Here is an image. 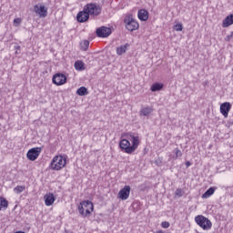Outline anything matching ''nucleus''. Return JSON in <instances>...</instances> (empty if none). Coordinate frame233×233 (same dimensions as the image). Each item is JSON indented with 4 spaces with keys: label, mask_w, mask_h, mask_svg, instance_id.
Wrapping results in <instances>:
<instances>
[{
    "label": "nucleus",
    "mask_w": 233,
    "mask_h": 233,
    "mask_svg": "<svg viewBox=\"0 0 233 233\" xmlns=\"http://www.w3.org/2000/svg\"><path fill=\"white\" fill-rule=\"evenodd\" d=\"M190 165H192V163H190V161H187V162H186V167H187V168H188V167H190Z\"/></svg>",
    "instance_id": "nucleus-32"
},
{
    "label": "nucleus",
    "mask_w": 233,
    "mask_h": 233,
    "mask_svg": "<svg viewBox=\"0 0 233 233\" xmlns=\"http://www.w3.org/2000/svg\"><path fill=\"white\" fill-rule=\"evenodd\" d=\"M3 208H8V200L0 197V210H3Z\"/></svg>",
    "instance_id": "nucleus-22"
},
{
    "label": "nucleus",
    "mask_w": 233,
    "mask_h": 233,
    "mask_svg": "<svg viewBox=\"0 0 233 233\" xmlns=\"http://www.w3.org/2000/svg\"><path fill=\"white\" fill-rule=\"evenodd\" d=\"M43 152V147H33L28 150L26 156L29 161H35L39 157V155Z\"/></svg>",
    "instance_id": "nucleus-7"
},
{
    "label": "nucleus",
    "mask_w": 233,
    "mask_h": 233,
    "mask_svg": "<svg viewBox=\"0 0 233 233\" xmlns=\"http://www.w3.org/2000/svg\"><path fill=\"white\" fill-rule=\"evenodd\" d=\"M44 199L46 207H52V205H54V202L56 201V197H54V194L48 193L45 195Z\"/></svg>",
    "instance_id": "nucleus-14"
},
{
    "label": "nucleus",
    "mask_w": 233,
    "mask_h": 233,
    "mask_svg": "<svg viewBox=\"0 0 233 233\" xmlns=\"http://www.w3.org/2000/svg\"><path fill=\"white\" fill-rule=\"evenodd\" d=\"M77 96H87L88 94V89L85 86H81L76 90Z\"/></svg>",
    "instance_id": "nucleus-23"
},
{
    "label": "nucleus",
    "mask_w": 233,
    "mask_h": 233,
    "mask_svg": "<svg viewBox=\"0 0 233 233\" xmlns=\"http://www.w3.org/2000/svg\"><path fill=\"white\" fill-rule=\"evenodd\" d=\"M154 112V108L151 106L142 107L140 110V116H145L146 117H148L151 113Z\"/></svg>",
    "instance_id": "nucleus-18"
},
{
    "label": "nucleus",
    "mask_w": 233,
    "mask_h": 233,
    "mask_svg": "<svg viewBox=\"0 0 233 233\" xmlns=\"http://www.w3.org/2000/svg\"><path fill=\"white\" fill-rule=\"evenodd\" d=\"M81 50L86 52L88 50V46H90V42L88 40H85L83 43L80 44Z\"/></svg>",
    "instance_id": "nucleus-24"
},
{
    "label": "nucleus",
    "mask_w": 233,
    "mask_h": 233,
    "mask_svg": "<svg viewBox=\"0 0 233 233\" xmlns=\"http://www.w3.org/2000/svg\"><path fill=\"white\" fill-rule=\"evenodd\" d=\"M78 212L83 218H88L94 212V203L90 200H84L78 206Z\"/></svg>",
    "instance_id": "nucleus-3"
},
{
    "label": "nucleus",
    "mask_w": 233,
    "mask_h": 233,
    "mask_svg": "<svg viewBox=\"0 0 233 233\" xmlns=\"http://www.w3.org/2000/svg\"><path fill=\"white\" fill-rule=\"evenodd\" d=\"M122 137L124 138L119 142L121 150H124L126 154H133V152H136L137 147H139V137L132 133H124Z\"/></svg>",
    "instance_id": "nucleus-1"
},
{
    "label": "nucleus",
    "mask_w": 233,
    "mask_h": 233,
    "mask_svg": "<svg viewBox=\"0 0 233 233\" xmlns=\"http://www.w3.org/2000/svg\"><path fill=\"white\" fill-rule=\"evenodd\" d=\"M130 186H125L119 192H118V198L119 199H122V201H127L128 198H130Z\"/></svg>",
    "instance_id": "nucleus-11"
},
{
    "label": "nucleus",
    "mask_w": 233,
    "mask_h": 233,
    "mask_svg": "<svg viewBox=\"0 0 233 233\" xmlns=\"http://www.w3.org/2000/svg\"><path fill=\"white\" fill-rule=\"evenodd\" d=\"M19 48H21V46H16V49L19 50Z\"/></svg>",
    "instance_id": "nucleus-33"
},
{
    "label": "nucleus",
    "mask_w": 233,
    "mask_h": 233,
    "mask_svg": "<svg viewBox=\"0 0 233 233\" xmlns=\"http://www.w3.org/2000/svg\"><path fill=\"white\" fill-rule=\"evenodd\" d=\"M232 108V105L230 102H224L220 105V114L224 116V117H228V112H230Z\"/></svg>",
    "instance_id": "nucleus-13"
},
{
    "label": "nucleus",
    "mask_w": 233,
    "mask_h": 233,
    "mask_svg": "<svg viewBox=\"0 0 233 233\" xmlns=\"http://www.w3.org/2000/svg\"><path fill=\"white\" fill-rule=\"evenodd\" d=\"M54 85H56L57 86H61V85H65L66 83V76L57 73L53 76L52 79Z\"/></svg>",
    "instance_id": "nucleus-9"
},
{
    "label": "nucleus",
    "mask_w": 233,
    "mask_h": 233,
    "mask_svg": "<svg viewBox=\"0 0 233 233\" xmlns=\"http://www.w3.org/2000/svg\"><path fill=\"white\" fill-rule=\"evenodd\" d=\"M163 89V84L155 83L151 86V92H159V90Z\"/></svg>",
    "instance_id": "nucleus-21"
},
{
    "label": "nucleus",
    "mask_w": 233,
    "mask_h": 233,
    "mask_svg": "<svg viewBox=\"0 0 233 233\" xmlns=\"http://www.w3.org/2000/svg\"><path fill=\"white\" fill-rule=\"evenodd\" d=\"M49 167L51 170H63L66 167V156L58 155L54 157Z\"/></svg>",
    "instance_id": "nucleus-2"
},
{
    "label": "nucleus",
    "mask_w": 233,
    "mask_h": 233,
    "mask_svg": "<svg viewBox=\"0 0 233 233\" xmlns=\"http://www.w3.org/2000/svg\"><path fill=\"white\" fill-rule=\"evenodd\" d=\"M175 196L177 198H183V196H185V191H183L181 188H177L175 192Z\"/></svg>",
    "instance_id": "nucleus-26"
},
{
    "label": "nucleus",
    "mask_w": 233,
    "mask_h": 233,
    "mask_svg": "<svg viewBox=\"0 0 233 233\" xmlns=\"http://www.w3.org/2000/svg\"><path fill=\"white\" fill-rule=\"evenodd\" d=\"M138 19L140 21H147L148 20V11L147 9H140L137 13Z\"/></svg>",
    "instance_id": "nucleus-15"
},
{
    "label": "nucleus",
    "mask_w": 233,
    "mask_h": 233,
    "mask_svg": "<svg viewBox=\"0 0 233 233\" xmlns=\"http://www.w3.org/2000/svg\"><path fill=\"white\" fill-rule=\"evenodd\" d=\"M85 12H87L89 17H97V15H101V5L96 3L86 4L85 6Z\"/></svg>",
    "instance_id": "nucleus-4"
},
{
    "label": "nucleus",
    "mask_w": 233,
    "mask_h": 233,
    "mask_svg": "<svg viewBox=\"0 0 233 233\" xmlns=\"http://www.w3.org/2000/svg\"><path fill=\"white\" fill-rule=\"evenodd\" d=\"M129 47H130V44H125L123 46L116 47L117 56H123V54H126L127 50H128Z\"/></svg>",
    "instance_id": "nucleus-16"
},
{
    "label": "nucleus",
    "mask_w": 233,
    "mask_h": 233,
    "mask_svg": "<svg viewBox=\"0 0 233 233\" xmlns=\"http://www.w3.org/2000/svg\"><path fill=\"white\" fill-rule=\"evenodd\" d=\"M21 25V19L20 18H15V20H14V25Z\"/></svg>",
    "instance_id": "nucleus-30"
},
{
    "label": "nucleus",
    "mask_w": 233,
    "mask_h": 233,
    "mask_svg": "<svg viewBox=\"0 0 233 233\" xmlns=\"http://www.w3.org/2000/svg\"><path fill=\"white\" fill-rule=\"evenodd\" d=\"M230 39H233V31L231 32V34L229 35H228L226 37V41H230Z\"/></svg>",
    "instance_id": "nucleus-31"
},
{
    "label": "nucleus",
    "mask_w": 233,
    "mask_h": 233,
    "mask_svg": "<svg viewBox=\"0 0 233 233\" xmlns=\"http://www.w3.org/2000/svg\"><path fill=\"white\" fill-rule=\"evenodd\" d=\"M25 188H26V187H25V186H16L14 188V192H15V194H21V192L25 190Z\"/></svg>",
    "instance_id": "nucleus-25"
},
{
    "label": "nucleus",
    "mask_w": 233,
    "mask_h": 233,
    "mask_svg": "<svg viewBox=\"0 0 233 233\" xmlns=\"http://www.w3.org/2000/svg\"><path fill=\"white\" fill-rule=\"evenodd\" d=\"M216 192V188L214 187H209L203 195H202V199H208L210 196L214 195Z\"/></svg>",
    "instance_id": "nucleus-20"
},
{
    "label": "nucleus",
    "mask_w": 233,
    "mask_h": 233,
    "mask_svg": "<svg viewBox=\"0 0 233 233\" xmlns=\"http://www.w3.org/2000/svg\"><path fill=\"white\" fill-rule=\"evenodd\" d=\"M90 19V15H88L87 11H85V7L82 11L78 12L76 15V21L78 23H86Z\"/></svg>",
    "instance_id": "nucleus-12"
},
{
    "label": "nucleus",
    "mask_w": 233,
    "mask_h": 233,
    "mask_svg": "<svg viewBox=\"0 0 233 233\" xmlns=\"http://www.w3.org/2000/svg\"><path fill=\"white\" fill-rule=\"evenodd\" d=\"M85 210H86V208H90L89 207H84Z\"/></svg>",
    "instance_id": "nucleus-34"
},
{
    "label": "nucleus",
    "mask_w": 233,
    "mask_h": 233,
    "mask_svg": "<svg viewBox=\"0 0 233 233\" xmlns=\"http://www.w3.org/2000/svg\"><path fill=\"white\" fill-rule=\"evenodd\" d=\"M161 227H162V228H168V227H170V222L163 221L161 223Z\"/></svg>",
    "instance_id": "nucleus-29"
},
{
    "label": "nucleus",
    "mask_w": 233,
    "mask_h": 233,
    "mask_svg": "<svg viewBox=\"0 0 233 233\" xmlns=\"http://www.w3.org/2000/svg\"><path fill=\"white\" fill-rule=\"evenodd\" d=\"M34 12L38 15L39 17H46L48 15V8L46 6L38 4L34 6Z\"/></svg>",
    "instance_id": "nucleus-8"
},
{
    "label": "nucleus",
    "mask_w": 233,
    "mask_h": 233,
    "mask_svg": "<svg viewBox=\"0 0 233 233\" xmlns=\"http://www.w3.org/2000/svg\"><path fill=\"white\" fill-rule=\"evenodd\" d=\"M175 156H176V159H177V157H181V156H183V153L181 152V150H179V148H176Z\"/></svg>",
    "instance_id": "nucleus-28"
},
{
    "label": "nucleus",
    "mask_w": 233,
    "mask_h": 233,
    "mask_svg": "<svg viewBox=\"0 0 233 233\" xmlns=\"http://www.w3.org/2000/svg\"><path fill=\"white\" fill-rule=\"evenodd\" d=\"M195 222L203 230H210L212 228V222L203 215H198L195 218Z\"/></svg>",
    "instance_id": "nucleus-5"
},
{
    "label": "nucleus",
    "mask_w": 233,
    "mask_h": 233,
    "mask_svg": "<svg viewBox=\"0 0 233 233\" xmlns=\"http://www.w3.org/2000/svg\"><path fill=\"white\" fill-rule=\"evenodd\" d=\"M174 30H176V32H182L183 31V24L175 25Z\"/></svg>",
    "instance_id": "nucleus-27"
},
{
    "label": "nucleus",
    "mask_w": 233,
    "mask_h": 233,
    "mask_svg": "<svg viewBox=\"0 0 233 233\" xmlns=\"http://www.w3.org/2000/svg\"><path fill=\"white\" fill-rule=\"evenodd\" d=\"M96 34L97 37H108L112 34V29L106 26H101L96 29Z\"/></svg>",
    "instance_id": "nucleus-10"
},
{
    "label": "nucleus",
    "mask_w": 233,
    "mask_h": 233,
    "mask_svg": "<svg viewBox=\"0 0 233 233\" xmlns=\"http://www.w3.org/2000/svg\"><path fill=\"white\" fill-rule=\"evenodd\" d=\"M124 23L128 32H134V30H137V28H139V23H137V21L134 19V16L132 15H126V17L124 18Z\"/></svg>",
    "instance_id": "nucleus-6"
},
{
    "label": "nucleus",
    "mask_w": 233,
    "mask_h": 233,
    "mask_svg": "<svg viewBox=\"0 0 233 233\" xmlns=\"http://www.w3.org/2000/svg\"><path fill=\"white\" fill-rule=\"evenodd\" d=\"M231 25H233V15H228L223 20L222 26H223V28H228V26H230Z\"/></svg>",
    "instance_id": "nucleus-17"
},
{
    "label": "nucleus",
    "mask_w": 233,
    "mask_h": 233,
    "mask_svg": "<svg viewBox=\"0 0 233 233\" xmlns=\"http://www.w3.org/2000/svg\"><path fill=\"white\" fill-rule=\"evenodd\" d=\"M75 68L78 72H83L85 70V62L81 60H77L75 62Z\"/></svg>",
    "instance_id": "nucleus-19"
}]
</instances>
